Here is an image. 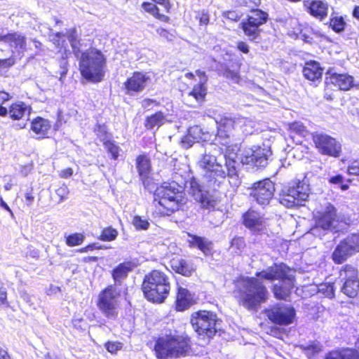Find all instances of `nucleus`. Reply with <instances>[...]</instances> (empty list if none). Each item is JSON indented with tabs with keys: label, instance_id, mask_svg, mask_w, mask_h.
<instances>
[{
	"label": "nucleus",
	"instance_id": "nucleus-5",
	"mask_svg": "<svg viewBox=\"0 0 359 359\" xmlns=\"http://www.w3.org/2000/svg\"><path fill=\"white\" fill-rule=\"evenodd\" d=\"M215 166L204 174L205 183L209 189L217 190L224 184L226 177L232 187H238L240 185L235 161L226 159L224 165L219 164Z\"/></svg>",
	"mask_w": 359,
	"mask_h": 359
},
{
	"label": "nucleus",
	"instance_id": "nucleus-62",
	"mask_svg": "<svg viewBox=\"0 0 359 359\" xmlns=\"http://www.w3.org/2000/svg\"><path fill=\"white\" fill-rule=\"evenodd\" d=\"M344 181V177L341 175H337L329 179V182L331 184H339Z\"/></svg>",
	"mask_w": 359,
	"mask_h": 359
},
{
	"label": "nucleus",
	"instance_id": "nucleus-55",
	"mask_svg": "<svg viewBox=\"0 0 359 359\" xmlns=\"http://www.w3.org/2000/svg\"><path fill=\"white\" fill-rule=\"evenodd\" d=\"M236 1L239 5L249 8L257 6L260 3V0H236Z\"/></svg>",
	"mask_w": 359,
	"mask_h": 359
},
{
	"label": "nucleus",
	"instance_id": "nucleus-47",
	"mask_svg": "<svg viewBox=\"0 0 359 359\" xmlns=\"http://www.w3.org/2000/svg\"><path fill=\"white\" fill-rule=\"evenodd\" d=\"M304 350L306 354L311 357L321 351V346L318 343H312L304 347Z\"/></svg>",
	"mask_w": 359,
	"mask_h": 359
},
{
	"label": "nucleus",
	"instance_id": "nucleus-30",
	"mask_svg": "<svg viewBox=\"0 0 359 359\" xmlns=\"http://www.w3.org/2000/svg\"><path fill=\"white\" fill-rule=\"evenodd\" d=\"M136 166L141 180L144 182L151 172L150 159L146 155H140L136 159Z\"/></svg>",
	"mask_w": 359,
	"mask_h": 359
},
{
	"label": "nucleus",
	"instance_id": "nucleus-16",
	"mask_svg": "<svg viewBox=\"0 0 359 359\" xmlns=\"http://www.w3.org/2000/svg\"><path fill=\"white\" fill-rule=\"evenodd\" d=\"M295 316V309L289 304H278L271 309V321L278 325H290L294 322Z\"/></svg>",
	"mask_w": 359,
	"mask_h": 359
},
{
	"label": "nucleus",
	"instance_id": "nucleus-24",
	"mask_svg": "<svg viewBox=\"0 0 359 359\" xmlns=\"http://www.w3.org/2000/svg\"><path fill=\"white\" fill-rule=\"evenodd\" d=\"M0 41L8 43L11 48L15 49H19L22 51L26 50V38L18 32L0 34Z\"/></svg>",
	"mask_w": 359,
	"mask_h": 359
},
{
	"label": "nucleus",
	"instance_id": "nucleus-28",
	"mask_svg": "<svg viewBox=\"0 0 359 359\" xmlns=\"http://www.w3.org/2000/svg\"><path fill=\"white\" fill-rule=\"evenodd\" d=\"M324 359H359V351L351 348L332 351L325 355Z\"/></svg>",
	"mask_w": 359,
	"mask_h": 359
},
{
	"label": "nucleus",
	"instance_id": "nucleus-22",
	"mask_svg": "<svg viewBox=\"0 0 359 359\" xmlns=\"http://www.w3.org/2000/svg\"><path fill=\"white\" fill-rule=\"evenodd\" d=\"M309 13L313 17L323 21L328 14V4L321 0H313L311 2L304 1Z\"/></svg>",
	"mask_w": 359,
	"mask_h": 359
},
{
	"label": "nucleus",
	"instance_id": "nucleus-49",
	"mask_svg": "<svg viewBox=\"0 0 359 359\" xmlns=\"http://www.w3.org/2000/svg\"><path fill=\"white\" fill-rule=\"evenodd\" d=\"M319 290L323 292V293L329 298H332L334 296L333 285H322Z\"/></svg>",
	"mask_w": 359,
	"mask_h": 359
},
{
	"label": "nucleus",
	"instance_id": "nucleus-10",
	"mask_svg": "<svg viewBox=\"0 0 359 359\" xmlns=\"http://www.w3.org/2000/svg\"><path fill=\"white\" fill-rule=\"evenodd\" d=\"M121 292L116 288L115 285H109L102 290L97 300V307L108 318L114 319L118 315V299Z\"/></svg>",
	"mask_w": 359,
	"mask_h": 359
},
{
	"label": "nucleus",
	"instance_id": "nucleus-64",
	"mask_svg": "<svg viewBox=\"0 0 359 359\" xmlns=\"http://www.w3.org/2000/svg\"><path fill=\"white\" fill-rule=\"evenodd\" d=\"M73 174V170L71 168H67L61 171L60 176L62 178H68Z\"/></svg>",
	"mask_w": 359,
	"mask_h": 359
},
{
	"label": "nucleus",
	"instance_id": "nucleus-56",
	"mask_svg": "<svg viewBox=\"0 0 359 359\" xmlns=\"http://www.w3.org/2000/svg\"><path fill=\"white\" fill-rule=\"evenodd\" d=\"M65 37V34L62 32H57L52 39V41L57 46H63L65 40L61 39Z\"/></svg>",
	"mask_w": 359,
	"mask_h": 359
},
{
	"label": "nucleus",
	"instance_id": "nucleus-38",
	"mask_svg": "<svg viewBox=\"0 0 359 359\" xmlns=\"http://www.w3.org/2000/svg\"><path fill=\"white\" fill-rule=\"evenodd\" d=\"M65 34V37H67L72 47L74 55L79 57V41H78V34L75 28L68 29Z\"/></svg>",
	"mask_w": 359,
	"mask_h": 359
},
{
	"label": "nucleus",
	"instance_id": "nucleus-48",
	"mask_svg": "<svg viewBox=\"0 0 359 359\" xmlns=\"http://www.w3.org/2000/svg\"><path fill=\"white\" fill-rule=\"evenodd\" d=\"M104 346L109 353L114 354L122 348V344L118 341H108L105 344Z\"/></svg>",
	"mask_w": 359,
	"mask_h": 359
},
{
	"label": "nucleus",
	"instance_id": "nucleus-35",
	"mask_svg": "<svg viewBox=\"0 0 359 359\" xmlns=\"http://www.w3.org/2000/svg\"><path fill=\"white\" fill-rule=\"evenodd\" d=\"M28 111L27 105L23 102L13 104L8 110L10 117L14 120L22 118Z\"/></svg>",
	"mask_w": 359,
	"mask_h": 359
},
{
	"label": "nucleus",
	"instance_id": "nucleus-52",
	"mask_svg": "<svg viewBox=\"0 0 359 359\" xmlns=\"http://www.w3.org/2000/svg\"><path fill=\"white\" fill-rule=\"evenodd\" d=\"M196 18L198 19L200 25H207L210 21L209 15L204 11L198 12Z\"/></svg>",
	"mask_w": 359,
	"mask_h": 359
},
{
	"label": "nucleus",
	"instance_id": "nucleus-58",
	"mask_svg": "<svg viewBox=\"0 0 359 359\" xmlns=\"http://www.w3.org/2000/svg\"><path fill=\"white\" fill-rule=\"evenodd\" d=\"M101 248H102L101 246L97 245V244L93 243V244L88 245L84 248L79 249L78 251L79 252L84 253V252H88L89 250H93L95 249H101Z\"/></svg>",
	"mask_w": 359,
	"mask_h": 359
},
{
	"label": "nucleus",
	"instance_id": "nucleus-31",
	"mask_svg": "<svg viewBox=\"0 0 359 359\" xmlns=\"http://www.w3.org/2000/svg\"><path fill=\"white\" fill-rule=\"evenodd\" d=\"M201 137V128L198 126L191 127L188 134L182 138L181 146L184 149H189L198 142Z\"/></svg>",
	"mask_w": 359,
	"mask_h": 359
},
{
	"label": "nucleus",
	"instance_id": "nucleus-32",
	"mask_svg": "<svg viewBox=\"0 0 359 359\" xmlns=\"http://www.w3.org/2000/svg\"><path fill=\"white\" fill-rule=\"evenodd\" d=\"M189 237L190 239L189 240V243L191 246L198 248L205 255L211 253L212 248V243L211 241H208L205 238L197 236L189 235Z\"/></svg>",
	"mask_w": 359,
	"mask_h": 359
},
{
	"label": "nucleus",
	"instance_id": "nucleus-1",
	"mask_svg": "<svg viewBox=\"0 0 359 359\" xmlns=\"http://www.w3.org/2000/svg\"><path fill=\"white\" fill-rule=\"evenodd\" d=\"M240 306L257 313L269 298L266 286L257 278L243 277L238 280L233 292Z\"/></svg>",
	"mask_w": 359,
	"mask_h": 359
},
{
	"label": "nucleus",
	"instance_id": "nucleus-43",
	"mask_svg": "<svg viewBox=\"0 0 359 359\" xmlns=\"http://www.w3.org/2000/svg\"><path fill=\"white\" fill-rule=\"evenodd\" d=\"M132 223L137 230H147L149 227L148 220L138 215L133 217Z\"/></svg>",
	"mask_w": 359,
	"mask_h": 359
},
{
	"label": "nucleus",
	"instance_id": "nucleus-42",
	"mask_svg": "<svg viewBox=\"0 0 359 359\" xmlns=\"http://www.w3.org/2000/svg\"><path fill=\"white\" fill-rule=\"evenodd\" d=\"M85 236L82 233H76L66 237V244L69 247L79 245L84 241Z\"/></svg>",
	"mask_w": 359,
	"mask_h": 359
},
{
	"label": "nucleus",
	"instance_id": "nucleus-26",
	"mask_svg": "<svg viewBox=\"0 0 359 359\" xmlns=\"http://www.w3.org/2000/svg\"><path fill=\"white\" fill-rule=\"evenodd\" d=\"M170 265L173 271L184 276H190L195 271L193 263L182 258L172 259Z\"/></svg>",
	"mask_w": 359,
	"mask_h": 359
},
{
	"label": "nucleus",
	"instance_id": "nucleus-36",
	"mask_svg": "<svg viewBox=\"0 0 359 359\" xmlns=\"http://www.w3.org/2000/svg\"><path fill=\"white\" fill-rule=\"evenodd\" d=\"M165 121V117L163 112L158 111L156 114L148 116L146 120L145 126L147 128L152 129L154 127H160L164 124Z\"/></svg>",
	"mask_w": 359,
	"mask_h": 359
},
{
	"label": "nucleus",
	"instance_id": "nucleus-2",
	"mask_svg": "<svg viewBox=\"0 0 359 359\" xmlns=\"http://www.w3.org/2000/svg\"><path fill=\"white\" fill-rule=\"evenodd\" d=\"M171 289L170 277L159 270H153L145 275L142 290L145 297L154 303H162Z\"/></svg>",
	"mask_w": 359,
	"mask_h": 359
},
{
	"label": "nucleus",
	"instance_id": "nucleus-41",
	"mask_svg": "<svg viewBox=\"0 0 359 359\" xmlns=\"http://www.w3.org/2000/svg\"><path fill=\"white\" fill-rule=\"evenodd\" d=\"M346 22L341 16H332L330 25L336 32H342L344 29Z\"/></svg>",
	"mask_w": 359,
	"mask_h": 359
},
{
	"label": "nucleus",
	"instance_id": "nucleus-44",
	"mask_svg": "<svg viewBox=\"0 0 359 359\" xmlns=\"http://www.w3.org/2000/svg\"><path fill=\"white\" fill-rule=\"evenodd\" d=\"M290 129L291 132L296 133L302 137H306L309 132L306 127L301 122H294L290 124Z\"/></svg>",
	"mask_w": 359,
	"mask_h": 359
},
{
	"label": "nucleus",
	"instance_id": "nucleus-17",
	"mask_svg": "<svg viewBox=\"0 0 359 359\" xmlns=\"http://www.w3.org/2000/svg\"><path fill=\"white\" fill-rule=\"evenodd\" d=\"M150 77L147 73L135 72L123 83L126 94L135 95L142 92L146 88Z\"/></svg>",
	"mask_w": 359,
	"mask_h": 359
},
{
	"label": "nucleus",
	"instance_id": "nucleus-18",
	"mask_svg": "<svg viewBox=\"0 0 359 359\" xmlns=\"http://www.w3.org/2000/svg\"><path fill=\"white\" fill-rule=\"evenodd\" d=\"M217 123V136L224 145L233 144L234 142V121L231 118H222Z\"/></svg>",
	"mask_w": 359,
	"mask_h": 359
},
{
	"label": "nucleus",
	"instance_id": "nucleus-11",
	"mask_svg": "<svg viewBox=\"0 0 359 359\" xmlns=\"http://www.w3.org/2000/svg\"><path fill=\"white\" fill-rule=\"evenodd\" d=\"M357 252H359V233H353L340 241L333 251L332 258L334 263L341 264Z\"/></svg>",
	"mask_w": 359,
	"mask_h": 359
},
{
	"label": "nucleus",
	"instance_id": "nucleus-63",
	"mask_svg": "<svg viewBox=\"0 0 359 359\" xmlns=\"http://www.w3.org/2000/svg\"><path fill=\"white\" fill-rule=\"evenodd\" d=\"M224 76L228 79L231 78L232 80H233L235 81H237L238 79V74L236 72H232L230 70H226L224 72Z\"/></svg>",
	"mask_w": 359,
	"mask_h": 359
},
{
	"label": "nucleus",
	"instance_id": "nucleus-21",
	"mask_svg": "<svg viewBox=\"0 0 359 359\" xmlns=\"http://www.w3.org/2000/svg\"><path fill=\"white\" fill-rule=\"evenodd\" d=\"M264 151V149L261 148L256 151H246L245 156L241 158V163L256 167H266L268 164V158Z\"/></svg>",
	"mask_w": 359,
	"mask_h": 359
},
{
	"label": "nucleus",
	"instance_id": "nucleus-20",
	"mask_svg": "<svg viewBox=\"0 0 359 359\" xmlns=\"http://www.w3.org/2000/svg\"><path fill=\"white\" fill-rule=\"evenodd\" d=\"M250 195L256 200L258 204L266 206L269 204V179L257 182L252 184Z\"/></svg>",
	"mask_w": 359,
	"mask_h": 359
},
{
	"label": "nucleus",
	"instance_id": "nucleus-14",
	"mask_svg": "<svg viewBox=\"0 0 359 359\" xmlns=\"http://www.w3.org/2000/svg\"><path fill=\"white\" fill-rule=\"evenodd\" d=\"M268 14L259 9H252L245 21L241 23L243 30L251 40H255L260 32L259 27L266 22Z\"/></svg>",
	"mask_w": 359,
	"mask_h": 359
},
{
	"label": "nucleus",
	"instance_id": "nucleus-33",
	"mask_svg": "<svg viewBox=\"0 0 359 359\" xmlns=\"http://www.w3.org/2000/svg\"><path fill=\"white\" fill-rule=\"evenodd\" d=\"M50 122L41 117H37L32 122L31 130L38 135L44 137L50 128Z\"/></svg>",
	"mask_w": 359,
	"mask_h": 359
},
{
	"label": "nucleus",
	"instance_id": "nucleus-34",
	"mask_svg": "<svg viewBox=\"0 0 359 359\" xmlns=\"http://www.w3.org/2000/svg\"><path fill=\"white\" fill-rule=\"evenodd\" d=\"M262 222L259 215L255 211H248L243 215V224L249 229H259Z\"/></svg>",
	"mask_w": 359,
	"mask_h": 359
},
{
	"label": "nucleus",
	"instance_id": "nucleus-53",
	"mask_svg": "<svg viewBox=\"0 0 359 359\" xmlns=\"http://www.w3.org/2000/svg\"><path fill=\"white\" fill-rule=\"evenodd\" d=\"M142 107L145 109H150L154 106H158V102L153 99L145 98L141 102Z\"/></svg>",
	"mask_w": 359,
	"mask_h": 359
},
{
	"label": "nucleus",
	"instance_id": "nucleus-19",
	"mask_svg": "<svg viewBox=\"0 0 359 359\" xmlns=\"http://www.w3.org/2000/svg\"><path fill=\"white\" fill-rule=\"evenodd\" d=\"M189 193L203 208H214L215 201L211 198L208 191L202 189L201 186L195 179L190 182Z\"/></svg>",
	"mask_w": 359,
	"mask_h": 359
},
{
	"label": "nucleus",
	"instance_id": "nucleus-25",
	"mask_svg": "<svg viewBox=\"0 0 359 359\" xmlns=\"http://www.w3.org/2000/svg\"><path fill=\"white\" fill-rule=\"evenodd\" d=\"M194 304L193 294L187 289L179 287L175 303L176 309L179 311H183L189 309Z\"/></svg>",
	"mask_w": 359,
	"mask_h": 359
},
{
	"label": "nucleus",
	"instance_id": "nucleus-4",
	"mask_svg": "<svg viewBox=\"0 0 359 359\" xmlns=\"http://www.w3.org/2000/svg\"><path fill=\"white\" fill-rule=\"evenodd\" d=\"M105 65L104 55L95 49H90L82 53L79 59L81 74L86 79L95 83L103 79Z\"/></svg>",
	"mask_w": 359,
	"mask_h": 359
},
{
	"label": "nucleus",
	"instance_id": "nucleus-27",
	"mask_svg": "<svg viewBox=\"0 0 359 359\" xmlns=\"http://www.w3.org/2000/svg\"><path fill=\"white\" fill-rule=\"evenodd\" d=\"M330 82L339 90H348L353 86V77L346 74L334 73L330 76Z\"/></svg>",
	"mask_w": 359,
	"mask_h": 359
},
{
	"label": "nucleus",
	"instance_id": "nucleus-54",
	"mask_svg": "<svg viewBox=\"0 0 359 359\" xmlns=\"http://www.w3.org/2000/svg\"><path fill=\"white\" fill-rule=\"evenodd\" d=\"M69 194L67 187L62 185L56 190V194L60 198V201L67 199Z\"/></svg>",
	"mask_w": 359,
	"mask_h": 359
},
{
	"label": "nucleus",
	"instance_id": "nucleus-51",
	"mask_svg": "<svg viewBox=\"0 0 359 359\" xmlns=\"http://www.w3.org/2000/svg\"><path fill=\"white\" fill-rule=\"evenodd\" d=\"M231 246L233 248H236L238 250H241L245 246L244 240L241 237L234 238L231 242Z\"/></svg>",
	"mask_w": 359,
	"mask_h": 359
},
{
	"label": "nucleus",
	"instance_id": "nucleus-60",
	"mask_svg": "<svg viewBox=\"0 0 359 359\" xmlns=\"http://www.w3.org/2000/svg\"><path fill=\"white\" fill-rule=\"evenodd\" d=\"M237 48L241 52L245 54L248 53L250 51L249 46L244 41H239L237 44Z\"/></svg>",
	"mask_w": 359,
	"mask_h": 359
},
{
	"label": "nucleus",
	"instance_id": "nucleus-13",
	"mask_svg": "<svg viewBox=\"0 0 359 359\" xmlns=\"http://www.w3.org/2000/svg\"><path fill=\"white\" fill-rule=\"evenodd\" d=\"M313 140L318 151L323 155L339 157L341 151V144L334 137L325 134L316 133L313 134Z\"/></svg>",
	"mask_w": 359,
	"mask_h": 359
},
{
	"label": "nucleus",
	"instance_id": "nucleus-57",
	"mask_svg": "<svg viewBox=\"0 0 359 359\" xmlns=\"http://www.w3.org/2000/svg\"><path fill=\"white\" fill-rule=\"evenodd\" d=\"M348 173L352 175H359V163L354 161L349 165L348 167Z\"/></svg>",
	"mask_w": 359,
	"mask_h": 359
},
{
	"label": "nucleus",
	"instance_id": "nucleus-61",
	"mask_svg": "<svg viewBox=\"0 0 359 359\" xmlns=\"http://www.w3.org/2000/svg\"><path fill=\"white\" fill-rule=\"evenodd\" d=\"M196 74L199 77L200 81L199 82L201 83H206L208 81V77L206 76V74L203 71H201L199 69L196 71Z\"/></svg>",
	"mask_w": 359,
	"mask_h": 359
},
{
	"label": "nucleus",
	"instance_id": "nucleus-46",
	"mask_svg": "<svg viewBox=\"0 0 359 359\" xmlns=\"http://www.w3.org/2000/svg\"><path fill=\"white\" fill-rule=\"evenodd\" d=\"M104 145L107 152L111 154L112 158L117 159L119 156V147L111 141H105Z\"/></svg>",
	"mask_w": 359,
	"mask_h": 359
},
{
	"label": "nucleus",
	"instance_id": "nucleus-3",
	"mask_svg": "<svg viewBox=\"0 0 359 359\" xmlns=\"http://www.w3.org/2000/svg\"><path fill=\"white\" fill-rule=\"evenodd\" d=\"M154 200L165 210L162 212L168 215L180 210L187 201L183 187L175 182L163 183L158 187Z\"/></svg>",
	"mask_w": 359,
	"mask_h": 359
},
{
	"label": "nucleus",
	"instance_id": "nucleus-45",
	"mask_svg": "<svg viewBox=\"0 0 359 359\" xmlns=\"http://www.w3.org/2000/svg\"><path fill=\"white\" fill-rule=\"evenodd\" d=\"M142 7L146 12L149 13L156 18L161 19L164 17L163 15L158 13V7L152 3L144 2L142 4Z\"/></svg>",
	"mask_w": 359,
	"mask_h": 359
},
{
	"label": "nucleus",
	"instance_id": "nucleus-15",
	"mask_svg": "<svg viewBox=\"0 0 359 359\" xmlns=\"http://www.w3.org/2000/svg\"><path fill=\"white\" fill-rule=\"evenodd\" d=\"M337 222L336 208L332 205L328 204L322 212H318L316 225L311 229V232L317 236L319 229L323 231L331 230Z\"/></svg>",
	"mask_w": 359,
	"mask_h": 359
},
{
	"label": "nucleus",
	"instance_id": "nucleus-9",
	"mask_svg": "<svg viewBox=\"0 0 359 359\" xmlns=\"http://www.w3.org/2000/svg\"><path fill=\"white\" fill-rule=\"evenodd\" d=\"M217 315L211 311H199L191 316V323L198 334L212 337L217 330Z\"/></svg>",
	"mask_w": 359,
	"mask_h": 359
},
{
	"label": "nucleus",
	"instance_id": "nucleus-39",
	"mask_svg": "<svg viewBox=\"0 0 359 359\" xmlns=\"http://www.w3.org/2000/svg\"><path fill=\"white\" fill-rule=\"evenodd\" d=\"M205 84L206 83L199 82L197 85L194 86L193 90L189 93L188 96L194 97L198 102H203L207 94Z\"/></svg>",
	"mask_w": 359,
	"mask_h": 359
},
{
	"label": "nucleus",
	"instance_id": "nucleus-37",
	"mask_svg": "<svg viewBox=\"0 0 359 359\" xmlns=\"http://www.w3.org/2000/svg\"><path fill=\"white\" fill-rule=\"evenodd\" d=\"M198 165L206 171L211 170L218 165L219 163L217 162L215 156L210 154H205L198 162Z\"/></svg>",
	"mask_w": 359,
	"mask_h": 359
},
{
	"label": "nucleus",
	"instance_id": "nucleus-7",
	"mask_svg": "<svg viewBox=\"0 0 359 359\" xmlns=\"http://www.w3.org/2000/svg\"><path fill=\"white\" fill-rule=\"evenodd\" d=\"M277 280L273 283V293L278 299L287 300L293 287L294 271L281 263L271 266V280Z\"/></svg>",
	"mask_w": 359,
	"mask_h": 359
},
{
	"label": "nucleus",
	"instance_id": "nucleus-29",
	"mask_svg": "<svg viewBox=\"0 0 359 359\" xmlns=\"http://www.w3.org/2000/svg\"><path fill=\"white\" fill-rule=\"evenodd\" d=\"M303 74L308 80L317 81L322 77L323 69L318 62L311 61L306 64L303 69Z\"/></svg>",
	"mask_w": 359,
	"mask_h": 359
},
{
	"label": "nucleus",
	"instance_id": "nucleus-6",
	"mask_svg": "<svg viewBox=\"0 0 359 359\" xmlns=\"http://www.w3.org/2000/svg\"><path fill=\"white\" fill-rule=\"evenodd\" d=\"M188 350V341L181 336L160 337L154 346L155 354L158 359L181 357L186 355Z\"/></svg>",
	"mask_w": 359,
	"mask_h": 359
},
{
	"label": "nucleus",
	"instance_id": "nucleus-12",
	"mask_svg": "<svg viewBox=\"0 0 359 359\" xmlns=\"http://www.w3.org/2000/svg\"><path fill=\"white\" fill-rule=\"evenodd\" d=\"M339 280L341 283V291L349 297H355L359 290L358 270L351 266H344L339 271Z\"/></svg>",
	"mask_w": 359,
	"mask_h": 359
},
{
	"label": "nucleus",
	"instance_id": "nucleus-40",
	"mask_svg": "<svg viewBox=\"0 0 359 359\" xmlns=\"http://www.w3.org/2000/svg\"><path fill=\"white\" fill-rule=\"evenodd\" d=\"M118 236V231L116 229L109 226L104 228L100 236V239L103 241H111L116 238Z\"/></svg>",
	"mask_w": 359,
	"mask_h": 359
},
{
	"label": "nucleus",
	"instance_id": "nucleus-50",
	"mask_svg": "<svg viewBox=\"0 0 359 359\" xmlns=\"http://www.w3.org/2000/svg\"><path fill=\"white\" fill-rule=\"evenodd\" d=\"M242 14L236 11H229L223 13V16L232 21H238Z\"/></svg>",
	"mask_w": 359,
	"mask_h": 359
},
{
	"label": "nucleus",
	"instance_id": "nucleus-23",
	"mask_svg": "<svg viewBox=\"0 0 359 359\" xmlns=\"http://www.w3.org/2000/svg\"><path fill=\"white\" fill-rule=\"evenodd\" d=\"M135 267V264L132 262H123L116 266L111 273L114 281L113 285H115L116 287L121 285L123 281L128 277V273L133 271Z\"/></svg>",
	"mask_w": 359,
	"mask_h": 359
},
{
	"label": "nucleus",
	"instance_id": "nucleus-59",
	"mask_svg": "<svg viewBox=\"0 0 359 359\" xmlns=\"http://www.w3.org/2000/svg\"><path fill=\"white\" fill-rule=\"evenodd\" d=\"M14 64H15V60L12 57H10L8 59L0 60V67H9L13 66Z\"/></svg>",
	"mask_w": 359,
	"mask_h": 359
},
{
	"label": "nucleus",
	"instance_id": "nucleus-8",
	"mask_svg": "<svg viewBox=\"0 0 359 359\" xmlns=\"http://www.w3.org/2000/svg\"><path fill=\"white\" fill-rule=\"evenodd\" d=\"M309 194L310 189L306 182L299 180H294L283 190L280 203L288 208L300 206L307 201Z\"/></svg>",
	"mask_w": 359,
	"mask_h": 359
}]
</instances>
